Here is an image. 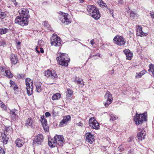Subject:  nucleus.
I'll return each instance as SVG.
<instances>
[{"instance_id": "1", "label": "nucleus", "mask_w": 154, "mask_h": 154, "mask_svg": "<svg viewBox=\"0 0 154 154\" xmlns=\"http://www.w3.org/2000/svg\"><path fill=\"white\" fill-rule=\"evenodd\" d=\"M64 142V139L62 135H55L54 138V140L50 141L49 140L48 144L50 146L54 147L57 145L62 146Z\"/></svg>"}, {"instance_id": "2", "label": "nucleus", "mask_w": 154, "mask_h": 154, "mask_svg": "<svg viewBox=\"0 0 154 154\" xmlns=\"http://www.w3.org/2000/svg\"><path fill=\"white\" fill-rule=\"evenodd\" d=\"M88 14L95 20H98L100 17V14L98 9L94 5H90L87 6Z\"/></svg>"}, {"instance_id": "3", "label": "nucleus", "mask_w": 154, "mask_h": 154, "mask_svg": "<svg viewBox=\"0 0 154 154\" xmlns=\"http://www.w3.org/2000/svg\"><path fill=\"white\" fill-rule=\"evenodd\" d=\"M56 59L60 65L65 66H68V63L70 60L68 54L64 53H62Z\"/></svg>"}, {"instance_id": "4", "label": "nucleus", "mask_w": 154, "mask_h": 154, "mask_svg": "<svg viewBox=\"0 0 154 154\" xmlns=\"http://www.w3.org/2000/svg\"><path fill=\"white\" fill-rule=\"evenodd\" d=\"M146 113H144L141 115L136 113L134 119L136 125H138L142 124L143 121H146Z\"/></svg>"}, {"instance_id": "5", "label": "nucleus", "mask_w": 154, "mask_h": 154, "mask_svg": "<svg viewBox=\"0 0 154 154\" xmlns=\"http://www.w3.org/2000/svg\"><path fill=\"white\" fill-rule=\"evenodd\" d=\"M61 40L60 37L55 34H53L51 38V44L52 46H59L60 45Z\"/></svg>"}, {"instance_id": "6", "label": "nucleus", "mask_w": 154, "mask_h": 154, "mask_svg": "<svg viewBox=\"0 0 154 154\" xmlns=\"http://www.w3.org/2000/svg\"><path fill=\"white\" fill-rule=\"evenodd\" d=\"M115 44L119 46L124 45L126 43V40L123 37L119 35L115 36L113 39Z\"/></svg>"}, {"instance_id": "7", "label": "nucleus", "mask_w": 154, "mask_h": 154, "mask_svg": "<svg viewBox=\"0 0 154 154\" xmlns=\"http://www.w3.org/2000/svg\"><path fill=\"white\" fill-rule=\"evenodd\" d=\"M28 19L20 16H17L15 20V23L22 26H26L28 24Z\"/></svg>"}, {"instance_id": "8", "label": "nucleus", "mask_w": 154, "mask_h": 154, "mask_svg": "<svg viewBox=\"0 0 154 154\" xmlns=\"http://www.w3.org/2000/svg\"><path fill=\"white\" fill-rule=\"evenodd\" d=\"M26 86L27 94L29 96L32 94L33 84L32 81L29 78H26Z\"/></svg>"}, {"instance_id": "9", "label": "nucleus", "mask_w": 154, "mask_h": 154, "mask_svg": "<svg viewBox=\"0 0 154 154\" xmlns=\"http://www.w3.org/2000/svg\"><path fill=\"white\" fill-rule=\"evenodd\" d=\"M11 133V131L9 128H6L4 132L1 134L2 139L3 140V143L6 144L9 139V134Z\"/></svg>"}, {"instance_id": "10", "label": "nucleus", "mask_w": 154, "mask_h": 154, "mask_svg": "<svg viewBox=\"0 0 154 154\" xmlns=\"http://www.w3.org/2000/svg\"><path fill=\"white\" fill-rule=\"evenodd\" d=\"M69 18V16L67 14L63 13L60 15V20L63 23L66 25L69 24L71 23Z\"/></svg>"}, {"instance_id": "11", "label": "nucleus", "mask_w": 154, "mask_h": 154, "mask_svg": "<svg viewBox=\"0 0 154 154\" xmlns=\"http://www.w3.org/2000/svg\"><path fill=\"white\" fill-rule=\"evenodd\" d=\"M89 125L92 129H98L99 128V124L94 117L91 118L89 119Z\"/></svg>"}, {"instance_id": "12", "label": "nucleus", "mask_w": 154, "mask_h": 154, "mask_svg": "<svg viewBox=\"0 0 154 154\" xmlns=\"http://www.w3.org/2000/svg\"><path fill=\"white\" fill-rule=\"evenodd\" d=\"M44 139L43 136L42 134H39L35 137L33 140L32 144L33 146H35L41 145Z\"/></svg>"}, {"instance_id": "13", "label": "nucleus", "mask_w": 154, "mask_h": 154, "mask_svg": "<svg viewBox=\"0 0 154 154\" xmlns=\"http://www.w3.org/2000/svg\"><path fill=\"white\" fill-rule=\"evenodd\" d=\"M44 74L47 77H51L54 79L57 78V76L55 71L54 70H48L45 71Z\"/></svg>"}, {"instance_id": "14", "label": "nucleus", "mask_w": 154, "mask_h": 154, "mask_svg": "<svg viewBox=\"0 0 154 154\" xmlns=\"http://www.w3.org/2000/svg\"><path fill=\"white\" fill-rule=\"evenodd\" d=\"M19 16L28 19L30 17L29 11L26 8H21L18 11Z\"/></svg>"}, {"instance_id": "15", "label": "nucleus", "mask_w": 154, "mask_h": 154, "mask_svg": "<svg viewBox=\"0 0 154 154\" xmlns=\"http://www.w3.org/2000/svg\"><path fill=\"white\" fill-rule=\"evenodd\" d=\"M70 119L71 117L69 115L64 116L63 119L60 122L59 126L61 127L66 125Z\"/></svg>"}, {"instance_id": "16", "label": "nucleus", "mask_w": 154, "mask_h": 154, "mask_svg": "<svg viewBox=\"0 0 154 154\" xmlns=\"http://www.w3.org/2000/svg\"><path fill=\"white\" fill-rule=\"evenodd\" d=\"M70 119L71 117L69 115L64 116L63 119L60 122L59 126L61 127L66 125Z\"/></svg>"}, {"instance_id": "17", "label": "nucleus", "mask_w": 154, "mask_h": 154, "mask_svg": "<svg viewBox=\"0 0 154 154\" xmlns=\"http://www.w3.org/2000/svg\"><path fill=\"white\" fill-rule=\"evenodd\" d=\"M1 74L3 75L6 76L7 77L10 78L13 77V74L11 73L10 70H6L2 66L0 67Z\"/></svg>"}, {"instance_id": "18", "label": "nucleus", "mask_w": 154, "mask_h": 154, "mask_svg": "<svg viewBox=\"0 0 154 154\" xmlns=\"http://www.w3.org/2000/svg\"><path fill=\"white\" fill-rule=\"evenodd\" d=\"M136 27V34L139 36H146L147 34L144 32L142 30V28L139 25H137Z\"/></svg>"}, {"instance_id": "19", "label": "nucleus", "mask_w": 154, "mask_h": 154, "mask_svg": "<svg viewBox=\"0 0 154 154\" xmlns=\"http://www.w3.org/2000/svg\"><path fill=\"white\" fill-rule=\"evenodd\" d=\"M146 135V132L144 129H140L137 134V137L138 139L140 140H142L145 138Z\"/></svg>"}, {"instance_id": "20", "label": "nucleus", "mask_w": 154, "mask_h": 154, "mask_svg": "<svg viewBox=\"0 0 154 154\" xmlns=\"http://www.w3.org/2000/svg\"><path fill=\"white\" fill-rule=\"evenodd\" d=\"M86 141L91 144L94 140V136L90 132L87 133L85 135Z\"/></svg>"}, {"instance_id": "21", "label": "nucleus", "mask_w": 154, "mask_h": 154, "mask_svg": "<svg viewBox=\"0 0 154 154\" xmlns=\"http://www.w3.org/2000/svg\"><path fill=\"white\" fill-rule=\"evenodd\" d=\"M10 112L12 120H16L17 119L18 117L17 115L18 111L15 109H14L11 110Z\"/></svg>"}, {"instance_id": "22", "label": "nucleus", "mask_w": 154, "mask_h": 154, "mask_svg": "<svg viewBox=\"0 0 154 154\" xmlns=\"http://www.w3.org/2000/svg\"><path fill=\"white\" fill-rule=\"evenodd\" d=\"M41 121L44 130L47 131L48 129V127L47 125V121L46 119H45L44 116H41Z\"/></svg>"}, {"instance_id": "23", "label": "nucleus", "mask_w": 154, "mask_h": 154, "mask_svg": "<svg viewBox=\"0 0 154 154\" xmlns=\"http://www.w3.org/2000/svg\"><path fill=\"white\" fill-rule=\"evenodd\" d=\"M10 59L11 63L15 65L18 62V58L17 56L14 54H11Z\"/></svg>"}, {"instance_id": "24", "label": "nucleus", "mask_w": 154, "mask_h": 154, "mask_svg": "<svg viewBox=\"0 0 154 154\" xmlns=\"http://www.w3.org/2000/svg\"><path fill=\"white\" fill-rule=\"evenodd\" d=\"M74 82L80 87H83L84 85L83 79L78 77L75 78Z\"/></svg>"}, {"instance_id": "25", "label": "nucleus", "mask_w": 154, "mask_h": 154, "mask_svg": "<svg viewBox=\"0 0 154 154\" xmlns=\"http://www.w3.org/2000/svg\"><path fill=\"white\" fill-rule=\"evenodd\" d=\"M124 52L126 55L127 59L130 60L132 57V53L129 49H126L124 51Z\"/></svg>"}, {"instance_id": "26", "label": "nucleus", "mask_w": 154, "mask_h": 154, "mask_svg": "<svg viewBox=\"0 0 154 154\" xmlns=\"http://www.w3.org/2000/svg\"><path fill=\"white\" fill-rule=\"evenodd\" d=\"M15 143L16 146L18 147H20L24 144V141L20 138L17 139L15 141Z\"/></svg>"}, {"instance_id": "27", "label": "nucleus", "mask_w": 154, "mask_h": 154, "mask_svg": "<svg viewBox=\"0 0 154 154\" xmlns=\"http://www.w3.org/2000/svg\"><path fill=\"white\" fill-rule=\"evenodd\" d=\"M35 85L36 87V91L38 93H40L42 91V88L41 87L42 83L40 82H35Z\"/></svg>"}, {"instance_id": "28", "label": "nucleus", "mask_w": 154, "mask_h": 154, "mask_svg": "<svg viewBox=\"0 0 154 154\" xmlns=\"http://www.w3.org/2000/svg\"><path fill=\"white\" fill-rule=\"evenodd\" d=\"M10 84L11 85V87L13 88L14 91H18L19 88L17 87V84L15 83L14 81L10 80Z\"/></svg>"}, {"instance_id": "29", "label": "nucleus", "mask_w": 154, "mask_h": 154, "mask_svg": "<svg viewBox=\"0 0 154 154\" xmlns=\"http://www.w3.org/2000/svg\"><path fill=\"white\" fill-rule=\"evenodd\" d=\"M129 13H130V17L132 19H137L139 16V15L137 13L132 11H129Z\"/></svg>"}, {"instance_id": "30", "label": "nucleus", "mask_w": 154, "mask_h": 154, "mask_svg": "<svg viewBox=\"0 0 154 154\" xmlns=\"http://www.w3.org/2000/svg\"><path fill=\"white\" fill-rule=\"evenodd\" d=\"M104 97L105 100H112V95L108 91H106L104 96Z\"/></svg>"}, {"instance_id": "31", "label": "nucleus", "mask_w": 154, "mask_h": 154, "mask_svg": "<svg viewBox=\"0 0 154 154\" xmlns=\"http://www.w3.org/2000/svg\"><path fill=\"white\" fill-rule=\"evenodd\" d=\"M73 93V91L70 88H68L66 92V98L68 99L70 97L72 94Z\"/></svg>"}, {"instance_id": "32", "label": "nucleus", "mask_w": 154, "mask_h": 154, "mask_svg": "<svg viewBox=\"0 0 154 154\" xmlns=\"http://www.w3.org/2000/svg\"><path fill=\"white\" fill-rule=\"evenodd\" d=\"M32 123V119L31 118H29L26 121V126H31Z\"/></svg>"}, {"instance_id": "33", "label": "nucleus", "mask_w": 154, "mask_h": 154, "mask_svg": "<svg viewBox=\"0 0 154 154\" xmlns=\"http://www.w3.org/2000/svg\"><path fill=\"white\" fill-rule=\"evenodd\" d=\"M61 97L60 94L57 93L54 94L52 97V99L53 100H55L59 99Z\"/></svg>"}, {"instance_id": "34", "label": "nucleus", "mask_w": 154, "mask_h": 154, "mask_svg": "<svg viewBox=\"0 0 154 154\" xmlns=\"http://www.w3.org/2000/svg\"><path fill=\"white\" fill-rule=\"evenodd\" d=\"M146 71L145 70H143L141 72H139L138 74L137 73L136 77L137 79L141 78L142 75L146 73Z\"/></svg>"}, {"instance_id": "35", "label": "nucleus", "mask_w": 154, "mask_h": 154, "mask_svg": "<svg viewBox=\"0 0 154 154\" xmlns=\"http://www.w3.org/2000/svg\"><path fill=\"white\" fill-rule=\"evenodd\" d=\"M8 29L5 28L0 29V34H5L8 32Z\"/></svg>"}, {"instance_id": "36", "label": "nucleus", "mask_w": 154, "mask_h": 154, "mask_svg": "<svg viewBox=\"0 0 154 154\" xmlns=\"http://www.w3.org/2000/svg\"><path fill=\"white\" fill-rule=\"evenodd\" d=\"M149 70L152 72L154 77V65L151 64L149 65Z\"/></svg>"}, {"instance_id": "37", "label": "nucleus", "mask_w": 154, "mask_h": 154, "mask_svg": "<svg viewBox=\"0 0 154 154\" xmlns=\"http://www.w3.org/2000/svg\"><path fill=\"white\" fill-rule=\"evenodd\" d=\"M98 3L100 7L103 6L106 7V4L104 3L102 0H99L98 1Z\"/></svg>"}, {"instance_id": "38", "label": "nucleus", "mask_w": 154, "mask_h": 154, "mask_svg": "<svg viewBox=\"0 0 154 154\" xmlns=\"http://www.w3.org/2000/svg\"><path fill=\"white\" fill-rule=\"evenodd\" d=\"M106 102H104L103 103L104 106H108L112 102V100H106Z\"/></svg>"}, {"instance_id": "39", "label": "nucleus", "mask_w": 154, "mask_h": 154, "mask_svg": "<svg viewBox=\"0 0 154 154\" xmlns=\"http://www.w3.org/2000/svg\"><path fill=\"white\" fill-rule=\"evenodd\" d=\"M110 119L112 121H114L118 119V117L116 116L115 115L113 114H111L110 115Z\"/></svg>"}, {"instance_id": "40", "label": "nucleus", "mask_w": 154, "mask_h": 154, "mask_svg": "<svg viewBox=\"0 0 154 154\" xmlns=\"http://www.w3.org/2000/svg\"><path fill=\"white\" fill-rule=\"evenodd\" d=\"M0 106L4 110L6 109V106L0 100Z\"/></svg>"}, {"instance_id": "41", "label": "nucleus", "mask_w": 154, "mask_h": 154, "mask_svg": "<svg viewBox=\"0 0 154 154\" xmlns=\"http://www.w3.org/2000/svg\"><path fill=\"white\" fill-rule=\"evenodd\" d=\"M6 17V14L5 12H2V11L0 13V18L1 19H3Z\"/></svg>"}, {"instance_id": "42", "label": "nucleus", "mask_w": 154, "mask_h": 154, "mask_svg": "<svg viewBox=\"0 0 154 154\" xmlns=\"http://www.w3.org/2000/svg\"><path fill=\"white\" fill-rule=\"evenodd\" d=\"M5 45V42L2 39H0V45L2 46H4Z\"/></svg>"}, {"instance_id": "43", "label": "nucleus", "mask_w": 154, "mask_h": 154, "mask_svg": "<svg viewBox=\"0 0 154 154\" xmlns=\"http://www.w3.org/2000/svg\"><path fill=\"white\" fill-rule=\"evenodd\" d=\"M0 154H5V152L3 149L0 147Z\"/></svg>"}, {"instance_id": "44", "label": "nucleus", "mask_w": 154, "mask_h": 154, "mask_svg": "<svg viewBox=\"0 0 154 154\" xmlns=\"http://www.w3.org/2000/svg\"><path fill=\"white\" fill-rule=\"evenodd\" d=\"M43 25L44 26H46L48 27L49 26V24L47 22L45 21L43 23Z\"/></svg>"}, {"instance_id": "45", "label": "nucleus", "mask_w": 154, "mask_h": 154, "mask_svg": "<svg viewBox=\"0 0 154 154\" xmlns=\"http://www.w3.org/2000/svg\"><path fill=\"white\" fill-rule=\"evenodd\" d=\"M24 75H24L23 74H18L17 75V77L20 78H22L24 77Z\"/></svg>"}, {"instance_id": "46", "label": "nucleus", "mask_w": 154, "mask_h": 154, "mask_svg": "<svg viewBox=\"0 0 154 154\" xmlns=\"http://www.w3.org/2000/svg\"><path fill=\"white\" fill-rule=\"evenodd\" d=\"M118 149L119 151L120 152H121V151H123L124 149L123 148H122V146H121L118 147Z\"/></svg>"}, {"instance_id": "47", "label": "nucleus", "mask_w": 154, "mask_h": 154, "mask_svg": "<svg viewBox=\"0 0 154 154\" xmlns=\"http://www.w3.org/2000/svg\"><path fill=\"white\" fill-rule=\"evenodd\" d=\"M77 125L79 126H82L83 125V124L81 122H79L78 123H77L76 124Z\"/></svg>"}, {"instance_id": "48", "label": "nucleus", "mask_w": 154, "mask_h": 154, "mask_svg": "<svg viewBox=\"0 0 154 154\" xmlns=\"http://www.w3.org/2000/svg\"><path fill=\"white\" fill-rule=\"evenodd\" d=\"M45 115L46 117H49L51 116L50 113L48 112H46L45 114Z\"/></svg>"}, {"instance_id": "49", "label": "nucleus", "mask_w": 154, "mask_h": 154, "mask_svg": "<svg viewBox=\"0 0 154 154\" xmlns=\"http://www.w3.org/2000/svg\"><path fill=\"white\" fill-rule=\"evenodd\" d=\"M118 3L120 4H122L123 3V0H118Z\"/></svg>"}, {"instance_id": "50", "label": "nucleus", "mask_w": 154, "mask_h": 154, "mask_svg": "<svg viewBox=\"0 0 154 154\" xmlns=\"http://www.w3.org/2000/svg\"><path fill=\"white\" fill-rule=\"evenodd\" d=\"M94 39H92L90 43L91 45H93L95 44V43L94 42Z\"/></svg>"}, {"instance_id": "51", "label": "nucleus", "mask_w": 154, "mask_h": 154, "mask_svg": "<svg viewBox=\"0 0 154 154\" xmlns=\"http://www.w3.org/2000/svg\"><path fill=\"white\" fill-rule=\"evenodd\" d=\"M109 11L110 14H112V16H113V11L112 10H111L110 9H109Z\"/></svg>"}, {"instance_id": "52", "label": "nucleus", "mask_w": 154, "mask_h": 154, "mask_svg": "<svg viewBox=\"0 0 154 154\" xmlns=\"http://www.w3.org/2000/svg\"><path fill=\"white\" fill-rule=\"evenodd\" d=\"M40 51L42 53H43L44 52V51L43 50L42 48H40Z\"/></svg>"}, {"instance_id": "53", "label": "nucleus", "mask_w": 154, "mask_h": 154, "mask_svg": "<svg viewBox=\"0 0 154 154\" xmlns=\"http://www.w3.org/2000/svg\"><path fill=\"white\" fill-rule=\"evenodd\" d=\"M41 43H43L44 42L41 40L38 41V44H41Z\"/></svg>"}, {"instance_id": "54", "label": "nucleus", "mask_w": 154, "mask_h": 154, "mask_svg": "<svg viewBox=\"0 0 154 154\" xmlns=\"http://www.w3.org/2000/svg\"><path fill=\"white\" fill-rule=\"evenodd\" d=\"M133 150H134L133 149H131L130 150L129 152H128V153H133Z\"/></svg>"}, {"instance_id": "55", "label": "nucleus", "mask_w": 154, "mask_h": 154, "mask_svg": "<svg viewBox=\"0 0 154 154\" xmlns=\"http://www.w3.org/2000/svg\"><path fill=\"white\" fill-rule=\"evenodd\" d=\"M150 14L152 18L154 19V14H152V13H150Z\"/></svg>"}, {"instance_id": "56", "label": "nucleus", "mask_w": 154, "mask_h": 154, "mask_svg": "<svg viewBox=\"0 0 154 154\" xmlns=\"http://www.w3.org/2000/svg\"><path fill=\"white\" fill-rule=\"evenodd\" d=\"M38 47H36V48H35V50H36V51H37L38 53H39V52L38 49Z\"/></svg>"}, {"instance_id": "57", "label": "nucleus", "mask_w": 154, "mask_h": 154, "mask_svg": "<svg viewBox=\"0 0 154 154\" xmlns=\"http://www.w3.org/2000/svg\"><path fill=\"white\" fill-rule=\"evenodd\" d=\"M80 3H82L83 2L84 0H79Z\"/></svg>"}, {"instance_id": "58", "label": "nucleus", "mask_w": 154, "mask_h": 154, "mask_svg": "<svg viewBox=\"0 0 154 154\" xmlns=\"http://www.w3.org/2000/svg\"><path fill=\"white\" fill-rule=\"evenodd\" d=\"M17 44L18 45H20V42H17Z\"/></svg>"}, {"instance_id": "59", "label": "nucleus", "mask_w": 154, "mask_h": 154, "mask_svg": "<svg viewBox=\"0 0 154 154\" xmlns=\"http://www.w3.org/2000/svg\"><path fill=\"white\" fill-rule=\"evenodd\" d=\"M114 70L113 69H112V70L111 71V73H114Z\"/></svg>"}, {"instance_id": "60", "label": "nucleus", "mask_w": 154, "mask_h": 154, "mask_svg": "<svg viewBox=\"0 0 154 154\" xmlns=\"http://www.w3.org/2000/svg\"><path fill=\"white\" fill-rule=\"evenodd\" d=\"M53 113H54V109L53 111Z\"/></svg>"}, {"instance_id": "61", "label": "nucleus", "mask_w": 154, "mask_h": 154, "mask_svg": "<svg viewBox=\"0 0 154 154\" xmlns=\"http://www.w3.org/2000/svg\"><path fill=\"white\" fill-rule=\"evenodd\" d=\"M128 154H133V153H128Z\"/></svg>"}]
</instances>
